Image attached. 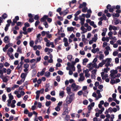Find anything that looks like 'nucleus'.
Instances as JSON below:
<instances>
[{
	"label": "nucleus",
	"instance_id": "obj_1",
	"mask_svg": "<svg viewBox=\"0 0 121 121\" xmlns=\"http://www.w3.org/2000/svg\"><path fill=\"white\" fill-rule=\"evenodd\" d=\"M111 74L110 75L111 78H112L116 79L120 77L121 76L120 73L117 74L118 71L117 70H112L110 71Z\"/></svg>",
	"mask_w": 121,
	"mask_h": 121
},
{
	"label": "nucleus",
	"instance_id": "obj_2",
	"mask_svg": "<svg viewBox=\"0 0 121 121\" xmlns=\"http://www.w3.org/2000/svg\"><path fill=\"white\" fill-rule=\"evenodd\" d=\"M74 94H72V95H69L67 96L66 100V103L68 104L70 103L74 99Z\"/></svg>",
	"mask_w": 121,
	"mask_h": 121
},
{
	"label": "nucleus",
	"instance_id": "obj_3",
	"mask_svg": "<svg viewBox=\"0 0 121 121\" xmlns=\"http://www.w3.org/2000/svg\"><path fill=\"white\" fill-rule=\"evenodd\" d=\"M71 87L72 91L74 92L77 91L81 88L80 86L76 85L75 83L72 84L71 85Z\"/></svg>",
	"mask_w": 121,
	"mask_h": 121
},
{
	"label": "nucleus",
	"instance_id": "obj_4",
	"mask_svg": "<svg viewBox=\"0 0 121 121\" xmlns=\"http://www.w3.org/2000/svg\"><path fill=\"white\" fill-rule=\"evenodd\" d=\"M105 62V66L106 67H108L109 66H113L112 64H110L111 63L112 59L111 58H107L104 60Z\"/></svg>",
	"mask_w": 121,
	"mask_h": 121
},
{
	"label": "nucleus",
	"instance_id": "obj_5",
	"mask_svg": "<svg viewBox=\"0 0 121 121\" xmlns=\"http://www.w3.org/2000/svg\"><path fill=\"white\" fill-rule=\"evenodd\" d=\"M80 78L78 80V81L79 82H83L85 78L83 74V73H81L79 74Z\"/></svg>",
	"mask_w": 121,
	"mask_h": 121
},
{
	"label": "nucleus",
	"instance_id": "obj_6",
	"mask_svg": "<svg viewBox=\"0 0 121 121\" xmlns=\"http://www.w3.org/2000/svg\"><path fill=\"white\" fill-rule=\"evenodd\" d=\"M102 52L101 51L99 52V54L100 55L99 56L98 55H97L96 56V57L98 58L100 60H103L104 58V55L103 54H102Z\"/></svg>",
	"mask_w": 121,
	"mask_h": 121
},
{
	"label": "nucleus",
	"instance_id": "obj_7",
	"mask_svg": "<svg viewBox=\"0 0 121 121\" xmlns=\"http://www.w3.org/2000/svg\"><path fill=\"white\" fill-rule=\"evenodd\" d=\"M67 65L69 67L70 69L74 71L75 70V68L73 64H71L70 63L68 62L67 63Z\"/></svg>",
	"mask_w": 121,
	"mask_h": 121
},
{
	"label": "nucleus",
	"instance_id": "obj_8",
	"mask_svg": "<svg viewBox=\"0 0 121 121\" xmlns=\"http://www.w3.org/2000/svg\"><path fill=\"white\" fill-rule=\"evenodd\" d=\"M79 20H80L81 23V25H83L85 21V18L82 17L81 15L79 16Z\"/></svg>",
	"mask_w": 121,
	"mask_h": 121
},
{
	"label": "nucleus",
	"instance_id": "obj_9",
	"mask_svg": "<svg viewBox=\"0 0 121 121\" xmlns=\"http://www.w3.org/2000/svg\"><path fill=\"white\" fill-rule=\"evenodd\" d=\"M80 29L82 31L81 32V33L82 34L85 33L87 32V30L86 28H85V26H83V25H82L81 26L80 28Z\"/></svg>",
	"mask_w": 121,
	"mask_h": 121
},
{
	"label": "nucleus",
	"instance_id": "obj_10",
	"mask_svg": "<svg viewBox=\"0 0 121 121\" xmlns=\"http://www.w3.org/2000/svg\"><path fill=\"white\" fill-rule=\"evenodd\" d=\"M66 90L67 92L68 95H72V94H74V93L71 92V88L69 87L68 86L67 87Z\"/></svg>",
	"mask_w": 121,
	"mask_h": 121
},
{
	"label": "nucleus",
	"instance_id": "obj_11",
	"mask_svg": "<svg viewBox=\"0 0 121 121\" xmlns=\"http://www.w3.org/2000/svg\"><path fill=\"white\" fill-rule=\"evenodd\" d=\"M83 72L85 73V76L86 77H89L90 76V74L88 73L89 72V70L88 69H86V70H84Z\"/></svg>",
	"mask_w": 121,
	"mask_h": 121
},
{
	"label": "nucleus",
	"instance_id": "obj_12",
	"mask_svg": "<svg viewBox=\"0 0 121 121\" xmlns=\"http://www.w3.org/2000/svg\"><path fill=\"white\" fill-rule=\"evenodd\" d=\"M109 29L110 31L112 30H117V28L114 26L110 25L109 26Z\"/></svg>",
	"mask_w": 121,
	"mask_h": 121
},
{
	"label": "nucleus",
	"instance_id": "obj_13",
	"mask_svg": "<svg viewBox=\"0 0 121 121\" xmlns=\"http://www.w3.org/2000/svg\"><path fill=\"white\" fill-rule=\"evenodd\" d=\"M84 26L86 28V29L87 31H90L91 29V27L89 26L88 24L87 23H85L84 24Z\"/></svg>",
	"mask_w": 121,
	"mask_h": 121
},
{
	"label": "nucleus",
	"instance_id": "obj_14",
	"mask_svg": "<svg viewBox=\"0 0 121 121\" xmlns=\"http://www.w3.org/2000/svg\"><path fill=\"white\" fill-rule=\"evenodd\" d=\"M101 76L102 77V79H104L108 77V74L106 73L105 74L104 72H102L101 73Z\"/></svg>",
	"mask_w": 121,
	"mask_h": 121
},
{
	"label": "nucleus",
	"instance_id": "obj_15",
	"mask_svg": "<svg viewBox=\"0 0 121 121\" xmlns=\"http://www.w3.org/2000/svg\"><path fill=\"white\" fill-rule=\"evenodd\" d=\"M105 64V62L104 60H103L101 62L99 63L98 65L97 68H99V67H102L103 65Z\"/></svg>",
	"mask_w": 121,
	"mask_h": 121
},
{
	"label": "nucleus",
	"instance_id": "obj_16",
	"mask_svg": "<svg viewBox=\"0 0 121 121\" xmlns=\"http://www.w3.org/2000/svg\"><path fill=\"white\" fill-rule=\"evenodd\" d=\"M95 105V103L94 102H92L91 104L88 107V110H91V109H92V108Z\"/></svg>",
	"mask_w": 121,
	"mask_h": 121
},
{
	"label": "nucleus",
	"instance_id": "obj_17",
	"mask_svg": "<svg viewBox=\"0 0 121 121\" xmlns=\"http://www.w3.org/2000/svg\"><path fill=\"white\" fill-rule=\"evenodd\" d=\"M28 72L26 73H22L21 77L22 79H24L25 80V78L26 77Z\"/></svg>",
	"mask_w": 121,
	"mask_h": 121
},
{
	"label": "nucleus",
	"instance_id": "obj_18",
	"mask_svg": "<svg viewBox=\"0 0 121 121\" xmlns=\"http://www.w3.org/2000/svg\"><path fill=\"white\" fill-rule=\"evenodd\" d=\"M10 40L9 39V37L7 36H5L4 39V43H9Z\"/></svg>",
	"mask_w": 121,
	"mask_h": 121
},
{
	"label": "nucleus",
	"instance_id": "obj_19",
	"mask_svg": "<svg viewBox=\"0 0 121 121\" xmlns=\"http://www.w3.org/2000/svg\"><path fill=\"white\" fill-rule=\"evenodd\" d=\"M42 40V37L37 38L36 39L35 41V43L36 44L38 42H40Z\"/></svg>",
	"mask_w": 121,
	"mask_h": 121
},
{
	"label": "nucleus",
	"instance_id": "obj_20",
	"mask_svg": "<svg viewBox=\"0 0 121 121\" xmlns=\"http://www.w3.org/2000/svg\"><path fill=\"white\" fill-rule=\"evenodd\" d=\"M7 72V69L6 68H3L0 69V74H3V73H5Z\"/></svg>",
	"mask_w": 121,
	"mask_h": 121
},
{
	"label": "nucleus",
	"instance_id": "obj_21",
	"mask_svg": "<svg viewBox=\"0 0 121 121\" xmlns=\"http://www.w3.org/2000/svg\"><path fill=\"white\" fill-rule=\"evenodd\" d=\"M99 49L98 48H93L91 50V52L93 53H95L97 52H98L99 51Z\"/></svg>",
	"mask_w": 121,
	"mask_h": 121
},
{
	"label": "nucleus",
	"instance_id": "obj_22",
	"mask_svg": "<svg viewBox=\"0 0 121 121\" xmlns=\"http://www.w3.org/2000/svg\"><path fill=\"white\" fill-rule=\"evenodd\" d=\"M86 3L85 2H83L82 4H80L79 7V8L80 9L84 7H86Z\"/></svg>",
	"mask_w": 121,
	"mask_h": 121
},
{
	"label": "nucleus",
	"instance_id": "obj_23",
	"mask_svg": "<svg viewBox=\"0 0 121 121\" xmlns=\"http://www.w3.org/2000/svg\"><path fill=\"white\" fill-rule=\"evenodd\" d=\"M14 93L17 96L18 98L21 97V96L20 94L19 93V91H15L14 92Z\"/></svg>",
	"mask_w": 121,
	"mask_h": 121
},
{
	"label": "nucleus",
	"instance_id": "obj_24",
	"mask_svg": "<svg viewBox=\"0 0 121 121\" xmlns=\"http://www.w3.org/2000/svg\"><path fill=\"white\" fill-rule=\"evenodd\" d=\"M87 68H89V69L90 70L92 69L93 68L91 63L87 65Z\"/></svg>",
	"mask_w": 121,
	"mask_h": 121
},
{
	"label": "nucleus",
	"instance_id": "obj_25",
	"mask_svg": "<svg viewBox=\"0 0 121 121\" xmlns=\"http://www.w3.org/2000/svg\"><path fill=\"white\" fill-rule=\"evenodd\" d=\"M90 24L91 26H93L94 28H96L97 27L96 25L95 24L94 22L93 21H92L91 22Z\"/></svg>",
	"mask_w": 121,
	"mask_h": 121
},
{
	"label": "nucleus",
	"instance_id": "obj_26",
	"mask_svg": "<svg viewBox=\"0 0 121 121\" xmlns=\"http://www.w3.org/2000/svg\"><path fill=\"white\" fill-rule=\"evenodd\" d=\"M24 81V79H22L20 81H18L17 82V83L18 84L20 85L22 84V83Z\"/></svg>",
	"mask_w": 121,
	"mask_h": 121
},
{
	"label": "nucleus",
	"instance_id": "obj_27",
	"mask_svg": "<svg viewBox=\"0 0 121 121\" xmlns=\"http://www.w3.org/2000/svg\"><path fill=\"white\" fill-rule=\"evenodd\" d=\"M8 77V76L6 75L4 77V78L2 79L3 81L5 82H7L8 81V79L7 78V77Z\"/></svg>",
	"mask_w": 121,
	"mask_h": 121
},
{
	"label": "nucleus",
	"instance_id": "obj_28",
	"mask_svg": "<svg viewBox=\"0 0 121 121\" xmlns=\"http://www.w3.org/2000/svg\"><path fill=\"white\" fill-rule=\"evenodd\" d=\"M9 45L8 44H6L4 47L3 48V50L4 52H6L7 49L9 47Z\"/></svg>",
	"mask_w": 121,
	"mask_h": 121
},
{
	"label": "nucleus",
	"instance_id": "obj_29",
	"mask_svg": "<svg viewBox=\"0 0 121 121\" xmlns=\"http://www.w3.org/2000/svg\"><path fill=\"white\" fill-rule=\"evenodd\" d=\"M74 28L73 27H68L67 28V30L68 31H72L74 30Z\"/></svg>",
	"mask_w": 121,
	"mask_h": 121
},
{
	"label": "nucleus",
	"instance_id": "obj_30",
	"mask_svg": "<svg viewBox=\"0 0 121 121\" xmlns=\"http://www.w3.org/2000/svg\"><path fill=\"white\" fill-rule=\"evenodd\" d=\"M50 74V73L48 72H46L45 73V76L47 78L49 77Z\"/></svg>",
	"mask_w": 121,
	"mask_h": 121
},
{
	"label": "nucleus",
	"instance_id": "obj_31",
	"mask_svg": "<svg viewBox=\"0 0 121 121\" xmlns=\"http://www.w3.org/2000/svg\"><path fill=\"white\" fill-rule=\"evenodd\" d=\"M114 21L115 25H117L119 22V20L117 18H116L115 19Z\"/></svg>",
	"mask_w": 121,
	"mask_h": 121
},
{
	"label": "nucleus",
	"instance_id": "obj_32",
	"mask_svg": "<svg viewBox=\"0 0 121 121\" xmlns=\"http://www.w3.org/2000/svg\"><path fill=\"white\" fill-rule=\"evenodd\" d=\"M39 92L38 91H37L36 92V99H38L39 97Z\"/></svg>",
	"mask_w": 121,
	"mask_h": 121
},
{
	"label": "nucleus",
	"instance_id": "obj_33",
	"mask_svg": "<svg viewBox=\"0 0 121 121\" xmlns=\"http://www.w3.org/2000/svg\"><path fill=\"white\" fill-rule=\"evenodd\" d=\"M67 58L69 60L71 61L72 59V56L70 55H69L67 56Z\"/></svg>",
	"mask_w": 121,
	"mask_h": 121
},
{
	"label": "nucleus",
	"instance_id": "obj_34",
	"mask_svg": "<svg viewBox=\"0 0 121 121\" xmlns=\"http://www.w3.org/2000/svg\"><path fill=\"white\" fill-rule=\"evenodd\" d=\"M102 40L103 41H106L107 42H108L109 41V39L108 38H105L104 37L102 39Z\"/></svg>",
	"mask_w": 121,
	"mask_h": 121
},
{
	"label": "nucleus",
	"instance_id": "obj_35",
	"mask_svg": "<svg viewBox=\"0 0 121 121\" xmlns=\"http://www.w3.org/2000/svg\"><path fill=\"white\" fill-rule=\"evenodd\" d=\"M87 8L86 7H83L82 9V11L83 13H86L87 11Z\"/></svg>",
	"mask_w": 121,
	"mask_h": 121
},
{
	"label": "nucleus",
	"instance_id": "obj_36",
	"mask_svg": "<svg viewBox=\"0 0 121 121\" xmlns=\"http://www.w3.org/2000/svg\"><path fill=\"white\" fill-rule=\"evenodd\" d=\"M111 80L110 81V83L112 84H113L116 83L115 80H114L115 78H111Z\"/></svg>",
	"mask_w": 121,
	"mask_h": 121
},
{
	"label": "nucleus",
	"instance_id": "obj_37",
	"mask_svg": "<svg viewBox=\"0 0 121 121\" xmlns=\"http://www.w3.org/2000/svg\"><path fill=\"white\" fill-rule=\"evenodd\" d=\"M115 8V6H112L110 8H109V12H112L113 10Z\"/></svg>",
	"mask_w": 121,
	"mask_h": 121
},
{
	"label": "nucleus",
	"instance_id": "obj_38",
	"mask_svg": "<svg viewBox=\"0 0 121 121\" xmlns=\"http://www.w3.org/2000/svg\"><path fill=\"white\" fill-rule=\"evenodd\" d=\"M8 96L9 98V99L11 100H12L14 99L13 96L11 95V93L8 94Z\"/></svg>",
	"mask_w": 121,
	"mask_h": 121
},
{
	"label": "nucleus",
	"instance_id": "obj_39",
	"mask_svg": "<svg viewBox=\"0 0 121 121\" xmlns=\"http://www.w3.org/2000/svg\"><path fill=\"white\" fill-rule=\"evenodd\" d=\"M2 99L3 101L5 102L6 99V96L5 94H4L2 96Z\"/></svg>",
	"mask_w": 121,
	"mask_h": 121
},
{
	"label": "nucleus",
	"instance_id": "obj_40",
	"mask_svg": "<svg viewBox=\"0 0 121 121\" xmlns=\"http://www.w3.org/2000/svg\"><path fill=\"white\" fill-rule=\"evenodd\" d=\"M88 61V59L86 58L84 59L83 60V64L84 65H85V63L87 62Z\"/></svg>",
	"mask_w": 121,
	"mask_h": 121
},
{
	"label": "nucleus",
	"instance_id": "obj_41",
	"mask_svg": "<svg viewBox=\"0 0 121 121\" xmlns=\"http://www.w3.org/2000/svg\"><path fill=\"white\" fill-rule=\"evenodd\" d=\"M29 65L27 63L24 64L23 65V67L25 68L28 69L29 67Z\"/></svg>",
	"mask_w": 121,
	"mask_h": 121
},
{
	"label": "nucleus",
	"instance_id": "obj_42",
	"mask_svg": "<svg viewBox=\"0 0 121 121\" xmlns=\"http://www.w3.org/2000/svg\"><path fill=\"white\" fill-rule=\"evenodd\" d=\"M92 63V65L93 66V67H94L95 68L98 69L97 68L98 66L96 64V63Z\"/></svg>",
	"mask_w": 121,
	"mask_h": 121
},
{
	"label": "nucleus",
	"instance_id": "obj_43",
	"mask_svg": "<svg viewBox=\"0 0 121 121\" xmlns=\"http://www.w3.org/2000/svg\"><path fill=\"white\" fill-rule=\"evenodd\" d=\"M51 103V101H47L46 102L45 104L48 107L50 105Z\"/></svg>",
	"mask_w": 121,
	"mask_h": 121
},
{
	"label": "nucleus",
	"instance_id": "obj_44",
	"mask_svg": "<svg viewBox=\"0 0 121 121\" xmlns=\"http://www.w3.org/2000/svg\"><path fill=\"white\" fill-rule=\"evenodd\" d=\"M83 93L82 91H78V93L77 94L79 96H81V95H82V94H83Z\"/></svg>",
	"mask_w": 121,
	"mask_h": 121
},
{
	"label": "nucleus",
	"instance_id": "obj_45",
	"mask_svg": "<svg viewBox=\"0 0 121 121\" xmlns=\"http://www.w3.org/2000/svg\"><path fill=\"white\" fill-rule=\"evenodd\" d=\"M55 109L56 111L59 112L60 110V107L57 106L55 108Z\"/></svg>",
	"mask_w": 121,
	"mask_h": 121
},
{
	"label": "nucleus",
	"instance_id": "obj_46",
	"mask_svg": "<svg viewBox=\"0 0 121 121\" xmlns=\"http://www.w3.org/2000/svg\"><path fill=\"white\" fill-rule=\"evenodd\" d=\"M102 97V96L100 93L98 94L97 97L96 98V100H98L99 99L101 98Z\"/></svg>",
	"mask_w": 121,
	"mask_h": 121
},
{
	"label": "nucleus",
	"instance_id": "obj_47",
	"mask_svg": "<svg viewBox=\"0 0 121 121\" xmlns=\"http://www.w3.org/2000/svg\"><path fill=\"white\" fill-rule=\"evenodd\" d=\"M19 92L20 93L19 94L20 95H21V97L22 96H23L25 94V93L23 91H19Z\"/></svg>",
	"mask_w": 121,
	"mask_h": 121
},
{
	"label": "nucleus",
	"instance_id": "obj_48",
	"mask_svg": "<svg viewBox=\"0 0 121 121\" xmlns=\"http://www.w3.org/2000/svg\"><path fill=\"white\" fill-rule=\"evenodd\" d=\"M9 24H7L6 25V26L4 30L5 31H7L8 29V27L9 26Z\"/></svg>",
	"mask_w": 121,
	"mask_h": 121
},
{
	"label": "nucleus",
	"instance_id": "obj_49",
	"mask_svg": "<svg viewBox=\"0 0 121 121\" xmlns=\"http://www.w3.org/2000/svg\"><path fill=\"white\" fill-rule=\"evenodd\" d=\"M33 28H29L27 29V32L28 33L31 32L32 31H33Z\"/></svg>",
	"mask_w": 121,
	"mask_h": 121
},
{
	"label": "nucleus",
	"instance_id": "obj_50",
	"mask_svg": "<svg viewBox=\"0 0 121 121\" xmlns=\"http://www.w3.org/2000/svg\"><path fill=\"white\" fill-rule=\"evenodd\" d=\"M7 16L6 14L4 13L2 15V17L4 19H5L7 17Z\"/></svg>",
	"mask_w": 121,
	"mask_h": 121
},
{
	"label": "nucleus",
	"instance_id": "obj_51",
	"mask_svg": "<svg viewBox=\"0 0 121 121\" xmlns=\"http://www.w3.org/2000/svg\"><path fill=\"white\" fill-rule=\"evenodd\" d=\"M64 92L63 91H62L60 92L59 95L62 97H63L64 96Z\"/></svg>",
	"mask_w": 121,
	"mask_h": 121
},
{
	"label": "nucleus",
	"instance_id": "obj_52",
	"mask_svg": "<svg viewBox=\"0 0 121 121\" xmlns=\"http://www.w3.org/2000/svg\"><path fill=\"white\" fill-rule=\"evenodd\" d=\"M69 119V116L68 115H66L65 118V121H68Z\"/></svg>",
	"mask_w": 121,
	"mask_h": 121
},
{
	"label": "nucleus",
	"instance_id": "obj_53",
	"mask_svg": "<svg viewBox=\"0 0 121 121\" xmlns=\"http://www.w3.org/2000/svg\"><path fill=\"white\" fill-rule=\"evenodd\" d=\"M34 42L33 41H31L30 42V46L31 47H33L34 44Z\"/></svg>",
	"mask_w": 121,
	"mask_h": 121
},
{
	"label": "nucleus",
	"instance_id": "obj_54",
	"mask_svg": "<svg viewBox=\"0 0 121 121\" xmlns=\"http://www.w3.org/2000/svg\"><path fill=\"white\" fill-rule=\"evenodd\" d=\"M40 22L38 20H37V21H36L35 23V26L37 27L38 25L39 24Z\"/></svg>",
	"mask_w": 121,
	"mask_h": 121
},
{
	"label": "nucleus",
	"instance_id": "obj_55",
	"mask_svg": "<svg viewBox=\"0 0 121 121\" xmlns=\"http://www.w3.org/2000/svg\"><path fill=\"white\" fill-rule=\"evenodd\" d=\"M7 74H9L11 72V70L9 69L7 70Z\"/></svg>",
	"mask_w": 121,
	"mask_h": 121
},
{
	"label": "nucleus",
	"instance_id": "obj_56",
	"mask_svg": "<svg viewBox=\"0 0 121 121\" xmlns=\"http://www.w3.org/2000/svg\"><path fill=\"white\" fill-rule=\"evenodd\" d=\"M84 91V92L83 93V96H86L88 93V92L87 91Z\"/></svg>",
	"mask_w": 121,
	"mask_h": 121
},
{
	"label": "nucleus",
	"instance_id": "obj_57",
	"mask_svg": "<svg viewBox=\"0 0 121 121\" xmlns=\"http://www.w3.org/2000/svg\"><path fill=\"white\" fill-rule=\"evenodd\" d=\"M88 103V101L86 100H84L83 101V103L84 105H86Z\"/></svg>",
	"mask_w": 121,
	"mask_h": 121
},
{
	"label": "nucleus",
	"instance_id": "obj_58",
	"mask_svg": "<svg viewBox=\"0 0 121 121\" xmlns=\"http://www.w3.org/2000/svg\"><path fill=\"white\" fill-rule=\"evenodd\" d=\"M80 54L82 55H84L85 54V53L84 51L80 50Z\"/></svg>",
	"mask_w": 121,
	"mask_h": 121
},
{
	"label": "nucleus",
	"instance_id": "obj_59",
	"mask_svg": "<svg viewBox=\"0 0 121 121\" xmlns=\"http://www.w3.org/2000/svg\"><path fill=\"white\" fill-rule=\"evenodd\" d=\"M29 113V111L26 108L25 109L24 111V113L26 114H27Z\"/></svg>",
	"mask_w": 121,
	"mask_h": 121
},
{
	"label": "nucleus",
	"instance_id": "obj_60",
	"mask_svg": "<svg viewBox=\"0 0 121 121\" xmlns=\"http://www.w3.org/2000/svg\"><path fill=\"white\" fill-rule=\"evenodd\" d=\"M81 11L80 10H79L77 11L76 12V13L74 14V15H76V16H78L81 13Z\"/></svg>",
	"mask_w": 121,
	"mask_h": 121
},
{
	"label": "nucleus",
	"instance_id": "obj_61",
	"mask_svg": "<svg viewBox=\"0 0 121 121\" xmlns=\"http://www.w3.org/2000/svg\"><path fill=\"white\" fill-rule=\"evenodd\" d=\"M56 80L58 82H59L60 80V76H58L56 78Z\"/></svg>",
	"mask_w": 121,
	"mask_h": 121
},
{
	"label": "nucleus",
	"instance_id": "obj_62",
	"mask_svg": "<svg viewBox=\"0 0 121 121\" xmlns=\"http://www.w3.org/2000/svg\"><path fill=\"white\" fill-rule=\"evenodd\" d=\"M17 52L21 53H22V52L21 49L19 48H18L17 49Z\"/></svg>",
	"mask_w": 121,
	"mask_h": 121
},
{
	"label": "nucleus",
	"instance_id": "obj_63",
	"mask_svg": "<svg viewBox=\"0 0 121 121\" xmlns=\"http://www.w3.org/2000/svg\"><path fill=\"white\" fill-rule=\"evenodd\" d=\"M41 79H39L38 80H37V83L39 85L41 83Z\"/></svg>",
	"mask_w": 121,
	"mask_h": 121
},
{
	"label": "nucleus",
	"instance_id": "obj_64",
	"mask_svg": "<svg viewBox=\"0 0 121 121\" xmlns=\"http://www.w3.org/2000/svg\"><path fill=\"white\" fill-rule=\"evenodd\" d=\"M75 37V35L73 33H72L69 36V38L71 39H72L74 38Z\"/></svg>",
	"mask_w": 121,
	"mask_h": 121
}]
</instances>
